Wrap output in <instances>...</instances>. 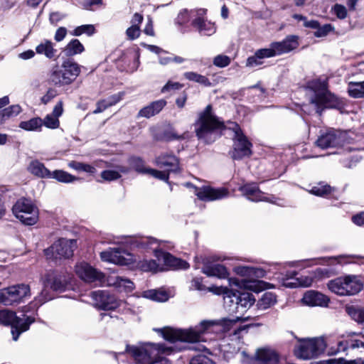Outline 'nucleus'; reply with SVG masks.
<instances>
[{
    "label": "nucleus",
    "mask_w": 364,
    "mask_h": 364,
    "mask_svg": "<svg viewBox=\"0 0 364 364\" xmlns=\"http://www.w3.org/2000/svg\"><path fill=\"white\" fill-rule=\"evenodd\" d=\"M12 211L16 218L26 225H33L38 220V208L26 198L18 200L13 206Z\"/></svg>",
    "instance_id": "9"
},
{
    "label": "nucleus",
    "mask_w": 364,
    "mask_h": 364,
    "mask_svg": "<svg viewBox=\"0 0 364 364\" xmlns=\"http://www.w3.org/2000/svg\"><path fill=\"white\" fill-rule=\"evenodd\" d=\"M333 30V27L331 24H325L323 26H318L314 32V36L317 38H321L327 36Z\"/></svg>",
    "instance_id": "53"
},
{
    "label": "nucleus",
    "mask_w": 364,
    "mask_h": 364,
    "mask_svg": "<svg viewBox=\"0 0 364 364\" xmlns=\"http://www.w3.org/2000/svg\"><path fill=\"white\" fill-rule=\"evenodd\" d=\"M69 278L60 274H48L44 285L45 289L42 290L41 294L36 298V301L40 305L52 299V296H48L46 288H50L54 291H63L68 283Z\"/></svg>",
    "instance_id": "13"
},
{
    "label": "nucleus",
    "mask_w": 364,
    "mask_h": 364,
    "mask_svg": "<svg viewBox=\"0 0 364 364\" xmlns=\"http://www.w3.org/2000/svg\"><path fill=\"white\" fill-rule=\"evenodd\" d=\"M95 29L93 25L86 24L76 27L71 33V34L75 36H79L84 33L88 36H91L95 33Z\"/></svg>",
    "instance_id": "46"
},
{
    "label": "nucleus",
    "mask_w": 364,
    "mask_h": 364,
    "mask_svg": "<svg viewBox=\"0 0 364 364\" xmlns=\"http://www.w3.org/2000/svg\"><path fill=\"white\" fill-rule=\"evenodd\" d=\"M49 80L52 84L58 86L70 84L63 68H60L58 66H55L51 70L49 75Z\"/></svg>",
    "instance_id": "31"
},
{
    "label": "nucleus",
    "mask_w": 364,
    "mask_h": 364,
    "mask_svg": "<svg viewBox=\"0 0 364 364\" xmlns=\"http://www.w3.org/2000/svg\"><path fill=\"white\" fill-rule=\"evenodd\" d=\"M84 50V46L77 39L70 41L64 49V53L67 56H73L81 53Z\"/></svg>",
    "instance_id": "36"
},
{
    "label": "nucleus",
    "mask_w": 364,
    "mask_h": 364,
    "mask_svg": "<svg viewBox=\"0 0 364 364\" xmlns=\"http://www.w3.org/2000/svg\"><path fill=\"white\" fill-rule=\"evenodd\" d=\"M234 271L236 274L241 275V276H250L252 274H253L254 269L250 267L247 266H238L235 267Z\"/></svg>",
    "instance_id": "57"
},
{
    "label": "nucleus",
    "mask_w": 364,
    "mask_h": 364,
    "mask_svg": "<svg viewBox=\"0 0 364 364\" xmlns=\"http://www.w3.org/2000/svg\"><path fill=\"white\" fill-rule=\"evenodd\" d=\"M2 111L5 114V117L7 119V120H9L11 118L16 117L21 112V108L19 105H11L7 108H5Z\"/></svg>",
    "instance_id": "49"
},
{
    "label": "nucleus",
    "mask_w": 364,
    "mask_h": 364,
    "mask_svg": "<svg viewBox=\"0 0 364 364\" xmlns=\"http://www.w3.org/2000/svg\"><path fill=\"white\" fill-rule=\"evenodd\" d=\"M108 107H109L107 105V101L105 100H100L97 102V108L93 111V114L101 113Z\"/></svg>",
    "instance_id": "62"
},
{
    "label": "nucleus",
    "mask_w": 364,
    "mask_h": 364,
    "mask_svg": "<svg viewBox=\"0 0 364 364\" xmlns=\"http://www.w3.org/2000/svg\"><path fill=\"white\" fill-rule=\"evenodd\" d=\"M33 321L32 318L25 314L17 316L14 311L6 309L0 311V323L11 326V334L14 341L18 338L21 333L29 328Z\"/></svg>",
    "instance_id": "7"
},
{
    "label": "nucleus",
    "mask_w": 364,
    "mask_h": 364,
    "mask_svg": "<svg viewBox=\"0 0 364 364\" xmlns=\"http://www.w3.org/2000/svg\"><path fill=\"white\" fill-rule=\"evenodd\" d=\"M95 306L103 310H113L120 306L123 301L105 290H98L91 293Z\"/></svg>",
    "instance_id": "15"
},
{
    "label": "nucleus",
    "mask_w": 364,
    "mask_h": 364,
    "mask_svg": "<svg viewBox=\"0 0 364 364\" xmlns=\"http://www.w3.org/2000/svg\"><path fill=\"white\" fill-rule=\"evenodd\" d=\"M185 186L192 188L198 199L204 201L220 200L228 197L229 194L228 189L225 188H213L210 186L198 188L191 183H186Z\"/></svg>",
    "instance_id": "18"
},
{
    "label": "nucleus",
    "mask_w": 364,
    "mask_h": 364,
    "mask_svg": "<svg viewBox=\"0 0 364 364\" xmlns=\"http://www.w3.org/2000/svg\"><path fill=\"white\" fill-rule=\"evenodd\" d=\"M289 336H291V338H288V339L289 340H291V339H296L297 341H314V342H316V341H326V340H330L331 339V337L330 335H326V334H324V335H322V336H317V337H312V338H301V339H299L297 338L293 333H289Z\"/></svg>",
    "instance_id": "50"
},
{
    "label": "nucleus",
    "mask_w": 364,
    "mask_h": 364,
    "mask_svg": "<svg viewBox=\"0 0 364 364\" xmlns=\"http://www.w3.org/2000/svg\"><path fill=\"white\" fill-rule=\"evenodd\" d=\"M140 33V27H136L135 26H131L126 31L127 36L129 40H134L137 38L139 36Z\"/></svg>",
    "instance_id": "56"
},
{
    "label": "nucleus",
    "mask_w": 364,
    "mask_h": 364,
    "mask_svg": "<svg viewBox=\"0 0 364 364\" xmlns=\"http://www.w3.org/2000/svg\"><path fill=\"white\" fill-rule=\"evenodd\" d=\"M139 244L144 248L151 249L157 259L162 261L166 266L181 269H188L189 267L186 261L175 257L164 250V249H171L173 247L170 242L159 241L154 237H146L141 238Z\"/></svg>",
    "instance_id": "5"
},
{
    "label": "nucleus",
    "mask_w": 364,
    "mask_h": 364,
    "mask_svg": "<svg viewBox=\"0 0 364 364\" xmlns=\"http://www.w3.org/2000/svg\"><path fill=\"white\" fill-rule=\"evenodd\" d=\"M144 32L145 34L148 36H154V31L153 28V21L151 18H148V21L146 22V26L144 29Z\"/></svg>",
    "instance_id": "63"
},
{
    "label": "nucleus",
    "mask_w": 364,
    "mask_h": 364,
    "mask_svg": "<svg viewBox=\"0 0 364 364\" xmlns=\"http://www.w3.org/2000/svg\"><path fill=\"white\" fill-rule=\"evenodd\" d=\"M127 352L139 364H169L165 359L151 361V354L149 353V350L144 347L127 345Z\"/></svg>",
    "instance_id": "20"
},
{
    "label": "nucleus",
    "mask_w": 364,
    "mask_h": 364,
    "mask_svg": "<svg viewBox=\"0 0 364 364\" xmlns=\"http://www.w3.org/2000/svg\"><path fill=\"white\" fill-rule=\"evenodd\" d=\"M189 364H215L214 362L205 355H198L191 358Z\"/></svg>",
    "instance_id": "55"
},
{
    "label": "nucleus",
    "mask_w": 364,
    "mask_h": 364,
    "mask_svg": "<svg viewBox=\"0 0 364 364\" xmlns=\"http://www.w3.org/2000/svg\"><path fill=\"white\" fill-rule=\"evenodd\" d=\"M63 103L58 102L51 114H47L43 121V124L49 129H57L60 125L59 117L63 114Z\"/></svg>",
    "instance_id": "26"
},
{
    "label": "nucleus",
    "mask_w": 364,
    "mask_h": 364,
    "mask_svg": "<svg viewBox=\"0 0 364 364\" xmlns=\"http://www.w3.org/2000/svg\"><path fill=\"white\" fill-rule=\"evenodd\" d=\"M147 173L150 174L151 176H152L153 177H154L156 178H158V179H160V180H162L164 181H168V180L169 173L165 170L164 171H158V170L153 169V168H149Z\"/></svg>",
    "instance_id": "51"
},
{
    "label": "nucleus",
    "mask_w": 364,
    "mask_h": 364,
    "mask_svg": "<svg viewBox=\"0 0 364 364\" xmlns=\"http://www.w3.org/2000/svg\"><path fill=\"white\" fill-rule=\"evenodd\" d=\"M128 164L131 169L141 173H147L149 168H146L143 160L140 157L132 156L128 159Z\"/></svg>",
    "instance_id": "39"
},
{
    "label": "nucleus",
    "mask_w": 364,
    "mask_h": 364,
    "mask_svg": "<svg viewBox=\"0 0 364 364\" xmlns=\"http://www.w3.org/2000/svg\"><path fill=\"white\" fill-rule=\"evenodd\" d=\"M68 166L77 171H84L90 174H94L96 172V169L94 166L75 161H70L68 164Z\"/></svg>",
    "instance_id": "44"
},
{
    "label": "nucleus",
    "mask_w": 364,
    "mask_h": 364,
    "mask_svg": "<svg viewBox=\"0 0 364 364\" xmlns=\"http://www.w3.org/2000/svg\"><path fill=\"white\" fill-rule=\"evenodd\" d=\"M229 129L234 133L232 158L235 160H240L245 157L250 156L252 154V144L244 134L240 127L237 123L232 122Z\"/></svg>",
    "instance_id": "8"
},
{
    "label": "nucleus",
    "mask_w": 364,
    "mask_h": 364,
    "mask_svg": "<svg viewBox=\"0 0 364 364\" xmlns=\"http://www.w3.org/2000/svg\"><path fill=\"white\" fill-rule=\"evenodd\" d=\"M156 165L168 173L178 169V160L172 154H163L156 159Z\"/></svg>",
    "instance_id": "24"
},
{
    "label": "nucleus",
    "mask_w": 364,
    "mask_h": 364,
    "mask_svg": "<svg viewBox=\"0 0 364 364\" xmlns=\"http://www.w3.org/2000/svg\"><path fill=\"white\" fill-rule=\"evenodd\" d=\"M101 177L105 181H114L119 178L121 174L115 170H105L101 173Z\"/></svg>",
    "instance_id": "52"
},
{
    "label": "nucleus",
    "mask_w": 364,
    "mask_h": 364,
    "mask_svg": "<svg viewBox=\"0 0 364 364\" xmlns=\"http://www.w3.org/2000/svg\"><path fill=\"white\" fill-rule=\"evenodd\" d=\"M194 127L198 139L210 144L220 136L219 132L223 129V123L213 113L212 106L208 105L198 114Z\"/></svg>",
    "instance_id": "3"
},
{
    "label": "nucleus",
    "mask_w": 364,
    "mask_h": 364,
    "mask_svg": "<svg viewBox=\"0 0 364 364\" xmlns=\"http://www.w3.org/2000/svg\"><path fill=\"white\" fill-rule=\"evenodd\" d=\"M192 25L203 36H210L216 31V27L213 23L200 17L193 20Z\"/></svg>",
    "instance_id": "28"
},
{
    "label": "nucleus",
    "mask_w": 364,
    "mask_h": 364,
    "mask_svg": "<svg viewBox=\"0 0 364 364\" xmlns=\"http://www.w3.org/2000/svg\"><path fill=\"white\" fill-rule=\"evenodd\" d=\"M43 125V121L41 118L36 117L31 119L28 121L21 122L19 127L26 131H36Z\"/></svg>",
    "instance_id": "40"
},
{
    "label": "nucleus",
    "mask_w": 364,
    "mask_h": 364,
    "mask_svg": "<svg viewBox=\"0 0 364 364\" xmlns=\"http://www.w3.org/2000/svg\"><path fill=\"white\" fill-rule=\"evenodd\" d=\"M166 105V102L164 100H159L153 102L149 105L142 108L138 114L139 117L149 118L159 113V112Z\"/></svg>",
    "instance_id": "29"
},
{
    "label": "nucleus",
    "mask_w": 364,
    "mask_h": 364,
    "mask_svg": "<svg viewBox=\"0 0 364 364\" xmlns=\"http://www.w3.org/2000/svg\"><path fill=\"white\" fill-rule=\"evenodd\" d=\"M143 296L159 302L166 301L169 298V296L166 291L156 289H151L144 291L143 293Z\"/></svg>",
    "instance_id": "35"
},
{
    "label": "nucleus",
    "mask_w": 364,
    "mask_h": 364,
    "mask_svg": "<svg viewBox=\"0 0 364 364\" xmlns=\"http://www.w3.org/2000/svg\"><path fill=\"white\" fill-rule=\"evenodd\" d=\"M348 314L355 321L364 326V308L350 307Z\"/></svg>",
    "instance_id": "45"
},
{
    "label": "nucleus",
    "mask_w": 364,
    "mask_h": 364,
    "mask_svg": "<svg viewBox=\"0 0 364 364\" xmlns=\"http://www.w3.org/2000/svg\"><path fill=\"white\" fill-rule=\"evenodd\" d=\"M75 247V240L62 238L46 249L45 254L48 259L55 261L68 259L73 256Z\"/></svg>",
    "instance_id": "11"
},
{
    "label": "nucleus",
    "mask_w": 364,
    "mask_h": 364,
    "mask_svg": "<svg viewBox=\"0 0 364 364\" xmlns=\"http://www.w3.org/2000/svg\"><path fill=\"white\" fill-rule=\"evenodd\" d=\"M349 95L354 98L364 97V81L350 82L348 86Z\"/></svg>",
    "instance_id": "37"
},
{
    "label": "nucleus",
    "mask_w": 364,
    "mask_h": 364,
    "mask_svg": "<svg viewBox=\"0 0 364 364\" xmlns=\"http://www.w3.org/2000/svg\"><path fill=\"white\" fill-rule=\"evenodd\" d=\"M64 18V15L60 12H52L50 14L49 20L50 23L56 24Z\"/></svg>",
    "instance_id": "61"
},
{
    "label": "nucleus",
    "mask_w": 364,
    "mask_h": 364,
    "mask_svg": "<svg viewBox=\"0 0 364 364\" xmlns=\"http://www.w3.org/2000/svg\"><path fill=\"white\" fill-rule=\"evenodd\" d=\"M353 222L358 225H364V212L360 213L352 218Z\"/></svg>",
    "instance_id": "64"
},
{
    "label": "nucleus",
    "mask_w": 364,
    "mask_h": 364,
    "mask_svg": "<svg viewBox=\"0 0 364 364\" xmlns=\"http://www.w3.org/2000/svg\"><path fill=\"white\" fill-rule=\"evenodd\" d=\"M331 192V187L323 183H319L314 186L309 191V193L317 196L324 197L330 194Z\"/></svg>",
    "instance_id": "43"
},
{
    "label": "nucleus",
    "mask_w": 364,
    "mask_h": 364,
    "mask_svg": "<svg viewBox=\"0 0 364 364\" xmlns=\"http://www.w3.org/2000/svg\"><path fill=\"white\" fill-rule=\"evenodd\" d=\"M202 272L208 277H215L219 279H226L229 277L226 267L220 264H204Z\"/></svg>",
    "instance_id": "25"
},
{
    "label": "nucleus",
    "mask_w": 364,
    "mask_h": 364,
    "mask_svg": "<svg viewBox=\"0 0 364 364\" xmlns=\"http://www.w3.org/2000/svg\"><path fill=\"white\" fill-rule=\"evenodd\" d=\"M279 355L273 349L259 348L257 350L252 364H278Z\"/></svg>",
    "instance_id": "22"
},
{
    "label": "nucleus",
    "mask_w": 364,
    "mask_h": 364,
    "mask_svg": "<svg viewBox=\"0 0 364 364\" xmlns=\"http://www.w3.org/2000/svg\"><path fill=\"white\" fill-rule=\"evenodd\" d=\"M210 291L216 294H226L228 296H232V302L235 303L236 311L243 312L245 309L250 307L255 301L253 295L249 292H233L228 287H212Z\"/></svg>",
    "instance_id": "10"
},
{
    "label": "nucleus",
    "mask_w": 364,
    "mask_h": 364,
    "mask_svg": "<svg viewBox=\"0 0 364 364\" xmlns=\"http://www.w3.org/2000/svg\"><path fill=\"white\" fill-rule=\"evenodd\" d=\"M51 178H55L62 183H71L76 180L75 176L62 170L51 172Z\"/></svg>",
    "instance_id": "42"
},
{
    "label": "nucleus",
    "mask_w": 364,
    "mask_h": 364,
    "mask_svg": "<svg viewBox=\"0 0 364 364\" xmlns=\"http://www.w3.org/2000/svg\"><path fill=\"white\" fill-rule=\"evenodd\" d=\"M183 87L181 84L177 82L168 81L161 89V92L164 93L170 90H179Z\"/></svg>",
    "instance_id": "58"
},
{
    "label": "nucleus",
    "mask_w": 364,
    "mask_h": 364,
    "mask_svg": "<svg viewBox=\"0 0 364 364\" xmlns=\"http://www.w3.org/2000/svg\"><path fill=\"white\" fill-rule=\"evenodd\" d=\"M62 68L70 83L76 79L80 72L78 65L70 60L64 62Z\"/></svg>",
    "instance_id": "34"
},
{
    "label": "nucleus",
    "mask_w": 364,
    "mask_h": 364,
    "mask_svg": "<svg viewBox=\"0 0 364 364\" xmlns=\"http://www.w3.org/2000/svg\"><path fill=\"white\" fill-rule=\"evenodd\" d=\"M326 347V343H298L294 353L299 359L310 360L323 353Z\"/></svg>",
    "instance_id": "16"
},
{
    "label": "nucleus",
    "mask_w": 364,
    "mask_h": 364,
    "mask_svg": "<svg viewBox=\"0 0 364 364\" xmlns=\"http://www.w3.org/2000/svg\"><path fill=\"white\" fill-rule=\"evenodd\" d=\"M329 290L340 296H350L363 289V283L355 275H347L331 280L328 283Z\"/></svg>",
    "instance_id": "6"
},
{
    "label": "nucleus",
    "mask_w": 364,
    "mask_h": 364,
    "mask_svg": "<svg viewBox=\"0 0 364 364\" xmlns=\"http://www.w3.org/2000/svg\"><path fill=\"white\" fill-rule=\"evenodd\" d=\"M108 282L109 285L114 286L120 291L130 292L134 288V283L131 280L122 277H110Z\"/></svg>",
    "instance_id": "30"
},
{
    "label": "nucleus",
    "mask_w": 364,
    "mask_h": 364,
    "mask_svg": "<svg viewBox=\"0 0 364 364\" xmlns=\"http://www.w3.org/2000/svg\"><path fill=\"white\" fill-rule=\"evenodd\" d=\"M100 258L104 262L119 265H128L135 262L133 255L121 248H109L100 253Z\"/></svg>",
    "instance_id": "17"
},
{
    "label": "nucleus",
    "mask_w": 364,
    "mask_h": 364,
    "mask_svg": "<svg viewBox=\"0 0 364 364\" xmlns=\"http://www.w3.org/2000/svg\"><path fill=\"white\" fill-rule=\"evenodd\" d=\"M123 95V92H119L117 94L109 97L107 100H105L107 101V105H109V107H111L119 102L122 99Z\"/></svg>",
    "instance_id": "59"
},
{
    "label": "nucleus",
    "mask_w": 364,
    "mask_h": 364,
    "mask_svg": "<svg viewBox=\"0 0 364 364\" xmlns=\"http://www.w3.org/2000/svg\"><path fill=\"white\" fill-rule=\"evenodd\" d=\"M67 33H68V31H67L66 28L60 27L57 29V31L55 33L54 39L57 42H60L65 38Z\"/></svg>",
    "instance_id": "60"
},
{
    "label": "nucleus",
    "mask_w": 364,
    "mask_h": 364,
    "mask_svg": "<svg viewBox=\"0 0 364 364\" xmlns=\"http://www.w3.org/2000/svg\"><path fill=\"white\" fill-rule=\"evenodd\" d=\"M242 196L253 202L269 201L265 193H263L256 183H247L239 187Z\"/></svg>",
    "instance_id": "21"
},
{
    "label": "nucleus",
    "mask_w": 364,
    "mask_h": 364,
    "mask_svg": "<svg viewBox=\"0 0 364 364\" xmlns=\"http://www.w3.org/2000/svg\"><path fill=\"white\" fill-rule=\"evenodd\" d=\"M30 296V287L21 284L3 289L0 291V303L6 306L12 305Z\"/></svg>",
    "instance_id": "12"
},
{
    "label": "nucleus",
    "mask_w": 364,
    "mask_h": 364,
    "mask_svg": "<svg viewBox=\"0 0 364 364\" xmlns=\"http://www.w3.org/2000/svg\"><path fill=\"white\" fill-rule=\"evenodd\" d=\"M36 52L39 55H44L48 59L55 58L57 50L50 41L43 40L36 47Z\"/></svg>",
    "instance_id": "33"
},
{
    "label": "nucleus",
    "mask_w": 364,
    "mask_h": 364,
    "mask_svg": "<svg viewBox=\"0 0 364 364\" xmlns=\"http://www.w3.org/2000/svg\"><path fill=\"white\" fill-rule=\"evenodd\" d=\"M239 320H245L240 316L234 319L223 318L221 320H203L198 325L188 328L165 326L155 328L166 341H199L205 334L219 331H228L232 325Z\"/></svg>",
    "instance_id": "1"
},
{
    "label": "nucleus",
    "mask_w": 364,
    "mask_h": 364,
    "mask_svg": "<svg viewBox=\"0 0 364 364\" xmlns=\"http://www.w3.org/2000/svg\"><path fill=\"white\" fill-rule=\"evenodd\" d=\"M358 257V256L353 255H341L336 257H321L318 259L320 262L316 264L328 266L349 264L353 262L354 259Z\"/></svg>",
    "instance_id": "27"
},
{
    "label": "nucleus",
    "mask_w": 364,
    "mask_h": 364,
    "mask_svg": "<svg viewBox=\"0 0 364 364\" xmlns=\"http://www.w3.org/2000/svg\"><path fill=\"white\" fill-rule=\"evenodd\" d=\"M332 11L339 19H344L347 17V9L346 6L336 4L333 6Z\"/></svg>",
    "instance_id": "54"
},
{
    "label": "nucleus",
    "mask_w": 364,
    "mask_h": 364,
    "mask_svg": "<svg viewBox=\"0 0 364 364\" xmlns=\"http://www.w3.org/2000/svg\"><path fill=\"white\" fill-rule=\"evenodd\" d=\"M213 63L216 67L225 68L230 64L231 59L225 55H218L214 58Z\"/></svg>",
    "instance_id": "48"
},
{
    "label": "nucleus",
    "mask_w": 364,
    "mask_h": 364,
    "mask_svg": "<svg viewBox=\"0 0 364 364\" xmlns=\"http://www.w3.org/2000/svg\"><path fill=\"white\" fill-rule=\"evenodd\" d=\"M299 46L296 36H289L282 41L272 42L268 48L257 50L255 54L247 59L246 66L255 68L263 64L264 58H269L287 53Z\"/></svg>",
    "instance_id": "4"
},
{
    "label": "nucleus",
    "mask_w": 364,
    "mask_h": 364,
    "mask_svg": "<svg viewBox=\"0 0 364 364\" xmlns=\"http://www.w3.org/2000/svg\"><path fill=\"white\" fill-rule=\"evenodd\" d=\"M184 77L188 80L198 82L206 87L210 86L211 85L208 77L197 73L186 72L184 73Z\"/></svg>",
    "instance_id": "41"
},
{
    "label": "nucleus",
    "mask_w": 364,
    "mask_h": 364,
    "mask_svg": "<svg viewBox=\"0 0 364 364\" xmlns=\"http://www.w3.org/2000/svg\"><path fill=\"white\" fill-rule=\"evenodd\" d=\"M139 265L140 269L144 272H156L159 267L154 259L141 261Z\"/></svg>",
    "instance_id": "47"
},
{
    "label": "nucleus",
    "mask_w": 364,
    "mask_h": 364,
    "mask_svg": "<svg viewBox=\"0 0 364 364\" xmlns=\"http://www.w3.org/2000/svg\"><path fill=\"white\" fill-rule=\"evenodd\" d=\"M28 170L31 173L38 177L51 178V171L38 160L32 161L28 166Z\"/></svg>",
    "instance_id": "32"
},
{
    "label": "nucleus",
    "mask_w": 364,
    "mask_h": 364,
    "mask_svg": "<svg viewBox=\"0 0 364 364\" xmlns=\"http://www.w3.org/2000/svg\"><path fill=\"white\" fill-rule=\"evenodd\" d=\"M307 97L309 105H304L303 110L310 114L314 111L321 114L326 108H334L339 105L338 98L327 90V84L321 80H313L308 83Z\"/></svg>",
    "instance_id": "2"
},
{
    "label": "nucleus",
    "mask_w": 364,
    "mask_h": 364,
    "mask_svg": "<svg viewBox=\"0 0 364 364\" xmlns=\"http://www.w3.org/2000/svg\"><path fill=\"white\" fill-rule=\"evenodd\" d=\"M277 301L276 296L272 292H265L257 302L259 309L264 310L273 306Z\"/></svg>",
    "instance_id": "38"
},
{
    "label": "nucleus",
    "mask_w": 364,
    "mask_h": 364,
    "mask_svg": "<svg viewBox=\"0 0 364 364\" xmlns=\"http://www.w3.org/2000/svg\"><path fill=\"white\" fill-rule=\"evenodd\" d=\"M346 133L334 129L321 130L315 144L321 149L341 146L346 140Z\"/></svg>",
    "instance_id": "14"
},
{
    "label": "nucleus",
    "mask_w": 364,
    "mask_h": 364,
    "mask_svg": "<svg viewBox=\"0 0 364 364\" xmlns=\"http://www.w3.org/2000/svg\"><path fill=\"white\" fill-rule=\"evenodd\" d=\"M76 274L86 283L97 284L104 279L102 272L86 262H81L75 266Z\"/></svg>",
    "instance_id": "19"
},
{
    "label": "nucleus",
    "mask_w": 364,
    "mask_h": 364,
    "mask_svg": "<svg viewBox=\"0 0 364 364\" xmlns=\"http://www.w3.org/2000/svg\"><path fill=\"white\" fill-rule=\"evenodd\" d=\"M329 301L324 294L313 290L306 291L302 298V302L309 306H327Z\"/></svg>",
    "instance_id": "23"
}]
</instances>
